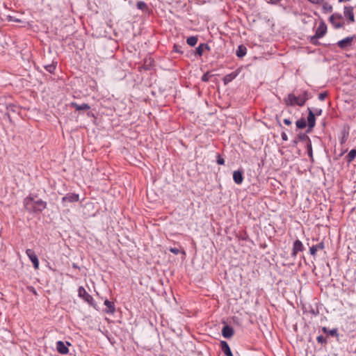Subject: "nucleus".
<instances>
[{"label":"nucleus","mask_w":356,"mask_h":356,"mask_svg":"<svg viewBox=\"0 0 356 356\" xmlns=\"http://www.w3.org/2000/svg\"><path fill=\"white\" fill-rule=\"evenodd\" d=\"M24 207L29 213H38L46 209L47 202L42 200H35L33 196H28L24 200Z\"/></svg>","instance_id":"f257e3e1"},{"label":"nucleus","mask_w":356,"mask_h":356,"mask_svg":"<svg viewBox=\"0 0 356 356\" xmlns=\"http://www.w3.org/2000/svg\"><path fill=\"white\" fill-rule=\"evenodd\" d=\"M78 296L80 298L87 302L89 305L95 307V300L83 286H79L78 289Z\"/></svg>","instance_id":"f03ea898"},{"label":"nucleus","mask_w":356,"mask_h":356,"mask_svg":"<svg viewBox=\"0 0 356 356\" xmlns=\"http://www.w3.org/2000/svg\"><path fill=\"white\" fill-rule=\"evenodd\" d=\"M327 33V26L323 22H321L314 36L311 37L310 41L313 44L316 43L318 38H323Z\"/></svg>","instance_id":"7ed1b4c3"},{"label":"nucleus","mask_w":356,"mask_h":356,"mask_svg":"<svg viewBox=\"0 0 356 356\" xmlns=\"http://www.w3.org/2000/svg\"><path fill=\"white\" fill-rule=\"evenodd\" d=\"M330 22L335 29H339L344 26L343 17L339 14H333L330 17Z\"/></svg>","instance_id":"20e7f679"},{"label":"nucleus","mask_w":356,"mask_h":356,"mask_svg":"<svg viewBox=\"0 0 356 356\" xmlns=\"http://www.w3.org/2000/svg\"><path fill=\"white\" fill-rule=\"evenodd\" d=\"M343 16L348 20V23H353L355 22L353 8L351 6H346L343 10Z\"/></svg>","instance_id":"39448f33"},{"label":"nucleus","mask_w":356,"mask_h":356,"mask_svg":"<svg viewBox=\"0 0 356 356\" xmlns=\"http://www.w3.org/2000/svg\"><path fill=\"white\" fill-rule=\"evenodd\" d=\"M355 36H350V37L345 38L339 40L337 42V44L341 49H346L352 45L353 41L355 39Z\"/></svg>","instance_id":"423d86ee"},{"label":"nucleus","mask_w":356,"mask_h":356,"mask_svg":"<svg viewBox=\"0 0 356 356\" xmlns=\"http://www.w3.org/2000/svg\"><path fill=\"white\" fill-rule=\"evenodd\" d=\"M307 99L306 93L303 95L296 97L293 95V97L291 95V105L296 104L298 106H302Z\"/></svg>","instance_id":"0eeeda50"},{"label":"nucleus","mask_w":356,"mask_h":356,"mask_svg":"<svg viewBox=\"0 0 356 356\" xmlns=\"http://www.w3.org/2000/svg\"><path fill=\"white\" fill-rule=\"evenodd\" d=\"M79 200V195L76 193H67L62 198V202H76Z\"/></svg>","instance_id":"6e6552de"},{"label":"nucleus","mask_w":356,"mask_h":356,"mask_svg":"<svg viewBox=\"0 0 356 356\" xmlns=\"http://www.w3.org/2000/svg\"><path fill=\"white\" fill-rule=\"evenodd\" d=\"M234 331L232 327L226 325L222 329V335L226 339H229L233 337Z\"/></svg>","instance_id":"1a4fd4ad"},{"label":"nucleus","mask_w":356,"mask_h":356,"mask_svg":"<svg viewBox=\"0 0 356 356\" xmlns=\"http://www.w3.org/2000/svg\"><path fill=\"white\" fill-rule=\"evenodd\" d=\"M104 305L106 307L104 312L106 314H113L115 312V307L114 302L106 299L104 300Z\"/></svg>","instance_id":"9d476101"},{"label":"nucleus","mask_w":356,"mask_h":356,"mask_svg":"<svg viewBox=\"0 0 356 356\" xmlns=\"http://www.w3.org/2000/svg\"><path fill=\"white\" fill-rule=\"evenodd\" d=\"M56 350L60 354L62 355H66L69 352L68 348L62 341H58L56 342Z\"/></svg>","instance_id":"9b49d317"},{"label":"nucleus","mask_w":356,"mask_h":356,"mask_svg":"<svg viewBox=\"0 0 356 356\" xmlns=\"http://www.w3.org/2000/svg\"><path fill=\"white\" fill-rule=\"evenodd\" d=\"M70 106L74 108L76 111H87L90 108V106L88 104L83 103L82 104H78L75 102H71Z\"/></svg>","instance_id":"f8f14e48"},{"label":"nucleus","mask_w":356,"mask_h":356,"mask_svg":"<svg viewBox=\"0 0 356 356\" xmlns=\"http://www.w3.org/2000/svg\"><path fill=\"white\" fill-rule=\"evenodd\" d=\"M220 347L222 351L225 353V356H233V353L227 342H226L225 341H221Z\"/></svg>","instance_id":"ddd939ff"},{"label":"nucleus","mask_w":356,"mask_h":356,"mask_svg":"<svg viewBox=\"0 0 356 356\" xmlns=\"http://www.w3.org/2000/svg\"><path fill=\"white\" fill-rule=\"evenodd\" d=\"M233 179L236 184H242L243 181V172L241 170H236L233 173Z\"/></svg>","instance_id":"4468645a"},{"label":"nucleus","mask_w":356,"mask_h":356,"mask_svg":"<svg viewBox=\"0 0 356 356\" xmlns=\"http://www.w3.org/2000/svg\"><path fill=\"white\" fill-rule=\"evenodd\" d=\"M303 250V245L301 241L299 240H296L293 243V254L296 255L298 252H302Z\"/></svg>","instance_id":"2eb2a0df"},{"label":"nucleus","mask_w":356,"mask_h":356,"mask_svg":"<svg viewBox=\"0 0 356 356\" xmlns=\"http://www.w3.org/2000/svg\"><path fill=\"white\" fill-rule=\"evenodd\" d=\"M204 49L210 51L211 48L207 43H201L195 49V54L201 56Z\"/></svg>","instance_id":"dca6fc26"},{"label":"nucleus","mask_w":356,"mask_h":356,"mask_svg":"<svg viewBox=\"0 0 356 356\" xmlns=\"http://www.w3.org/2000/svg\"><path fill=\"white\" fill-rule=\"evenodd\" d=\"M307 122L309 128H313L315 125V115L310 109L307 116Z\"/></svg>","instance_id":"f3484780"},{"label":"nucleus","mask_w":356,"mask_h":356,"mask_svg":"<svg viewBox=\"0 0 356 356\" xmlns=\"http://www.w3.org/2000/svg\"><path fill=\"white\" fill-rule=\"evenodd\" d=\"M324 248V245L323 243H320L316 245H313L309 249V252H310V254L312 255V256H315L316 255V253L318 250H323Z\"/></svg>","instance_id":"a211bd4d"},{"label":"nucleus","mask_w":356,"mask_h":356,"mask_svg":"<svg viewBox=\"0 0 356 356\" xmlns=\"http://www.w3.org/2000/svg\"><path fill=\"white\" fill-rule=\"evenodd\" d=\"M247 53V49L244 45H239L236 50V54L238 58H243Z\"/></svg>","instance_id":"6ab92c4d"},{"label":"nucleus","mask_w":356,"mask_h":356,"mask_svg":"<svg viewBox=\"0 0 356 356\" xmlns=\"http://www.w3.org/2000/svg\"><path fill=\"white\" fill-rule=\"evenodd\" d=\"M236 76L237 73L236 72H232L230 74L225 75L223 78V81L225 84H227L233 81L236 77Z\"/></svg>","instance_id":"aec40b11"},{"label":"nucleus","mask_w":356,"mask_h":356,"mask_svg":"<svg viewBox=\"0 0 356 356\" xmlns=\"http://www.w3.org/2000/svg\"><path fill=\"white\" fill-rule=\"evenodd\" d=\"M29 258L33 263V267L35 268V269H38L39 267V260H38V256L35 254V253L34 254L30 256V257H29Z\"/></svg>","instance_id":"412c9836"},{"label":"nucleus","mask_w":356,"mask_h":356,"mask_svg":"<svg viewBox=\"0 0 356 356\" xmlns=\"http://www.w3.org/2000/svg\"><path fill=\"white\" fill-rule=\"evenodd\" d=\"M187 44L191 47H194L197 42V38L196 36H191L186 39Z\"/></svg>","instance_id":"4be33fe9"},{"label":"nucleus","mask_w":356,"mask_h":356,"mask_svg":"<svg viewBox=\"0 0 356 356\" xmlns=\"http://www.w3.org/2000/svg\"><path fill=\"white\" fill-rule=\"evenodd\" d=\"M56 65L53 63L51 64L45 65L44 68L49 73H54L56 70Z\"/></svg>","instance_id":"5701e85b"},{"label":"nucleus","mask_w":356,"mask_h":356,"mask_svg":"<svg viewBox=\"0 0 356 356\" xmlns=\"http://www.w3.org/2000/svg\"><path fill=\"white\" fill-rule=\"evenodd\" d=\"M296 126L298 128L302 129L306 127V121L304 118H301L296 122Z\"/></svg>","instance_id":"b1692460"},{"label":"nucleus","mask_w":356,"mask_h":356,"mask_svg":"<svg viewBox=\"0 0 356 356\" xmlns=\"http://www.w3.org/2000/svg\"><path fill=\"white\" fill-rule=\"evenodd\" d=\"M136 6L140 10H145L147 8V4L144 1H138L136 3Z\"/></svg>","instance_id":"393cba45"},{"label":"nucleus","mask_w":356,"mask_h":356,"mask_svg":"<svg viewBox=\"0 0 356 356\" xmlns=\"http://www.w3.org/2000/svg\"><path fill=\"white\" fill-rule=\"evenodd\" d=\"M211 75L209 74V72H207L202 75L201 79L204 82H207L209 81V79L211 78Z\"/></svg>","instance_id":"a878e982"},{"label":"nucleus","mask_w":356,"mask_h":356,"mask_svg":"<svg viewBox=\"0 0 356 356\" xmlns=\"http://www.w3.org/2000/svg\"><path fill=\"white\" fill-rule=\"evenodd\" d=\"M216 162L218 165H224L225 159L220 154H218Z\"/></svg>","instance_id":"bb28decb"},{"label":"nucleus","mask_w":356,"mask_h":356,"mask_svg":"<svg viewBox=\"0 0 356 356\" xmlns=\"http://www.w3.org/2000/svg\"><path fill=\"white\" fill-rule=\"evenodd\" d=\"M181 47L179 45L176 44H174L173 50H174V51H175V52H177V53H180V54H181V53H182V51H181Z\"/></svg>","instance_id":"cd10ccee"},{"label":"nucleus","mask_w":356,"mask_h":356,"mask_svg":"<svg viewBox=\"0 0 356 356\" xmlns=\"http://www.w3.org/2000/svg\"><path fill=\"white\" fill-rule=\"evenodd\" d=\"M348 156H349L351 159H354V158L356 156V150H355V149H352V150L349 152V154H348Z\"/></svg>","instance_id":"c85d7f7f"},{"label":"nucleus","mask_w":356,"mask_h":356,"mask_svg":"<svg viewBox=\"0 0 356 356\" xmlns=\"http://www.w3.org/2000/svg\"><path fill=\"white\" fill-rule=\"evenodd\" d=\"M169 250L175 254H178L180 252L179 250L177 248H170Z\"/></svg>","instance_id":"c756f323"},{"label":"nucleus","mask_w":356,"mask_h":356,"mask_svg":"<svg viewBox=\"0 0 356 356\" xmlns=\"http://www.w3.org/2000/svg\"><path fill=\"white\" fill-rule=\"evenodd\" d=\"M26 254L27 255L28 257H30V256L33 255L35 254L34 251L31 249H27L26 250Z\"/></svg>","instance_id":"7c9ffc66"},{"label":"nucleus","mask_w":356,"mask_h":356,"mask_svg":"<svg viewBox=\"0 0 356 356\" xmlns=\"http://www.w3.org/2000/svg\"><path fill=\"white\" fill-rule=\"evenodd\" d=\"M308 1H310L311 3H315V4H320L323 1V0H308Z\"/></svg>","instance_id":"2f4dec72"},{"label":"nucleus","mask_w":356,"mask_h":356,"mask_svg":"<svg viewBox=\"0 0 356 356\" xmlns=\"http://www.w3.org/2000/svg\"><path fill=\"white\" fill-rule=\"evenodd\" d=\"M282 138L283 139V140H288V136L284 131L282 133Z\"/></svg>","instance_id":"473e14b6"},{"label":"nucleus","mask_w":356,"mask_h":356,"mask_svg":"<svg viewBox=\"0 0 356 356\" xmlns=\"http://www.w3.org/2000/svg\"><path fill=\"white\" fill-rule=\"evenodd\" d=\"M29 290L31 292H32L33 294L37 295V292H36V291H35V288H34V287H33V286H30V287H29Z\"/></svg>","instance_id":"72a5a7b5"},{"label":"nucleus","mask_w":356,"mask_h":356,"mask_svg":"<svg viewBox=\"0 0 356 356\" xmlns=\"http://www.w3.org/2000/svg\"><path fill=\"white\" fill-rule=\"evenodd\" d=\"M325 96H326V94L321 93V94L319 95V97H319V99H320L321 100H323V99H325Z\"/></svg>","instance_id":"f704fd0d"},{"label":"nucleus","mask_w":356,"mask_h":356,"mask_svg":"<svg viewBox=\"0 0 356 356\" xmlns=\"http://www.w3.org/2000/svg\"><path fill=\"white\" fill-rule=\"evenodd\" d=\"M337 330L336 329H333V330H330V334L335 335L337 334Z\"/></svg>","instance_id":"c9c22d12"},{"label":"nucleus","mask_w":356,"mask_h":356,"mask_svg":"<svg viewBox=\"0 0 356 356\" xmlns=\"http://www.w3.org/2000/svg\"><path fill=\"white\" fill-rule=\"evenodd\" d=\"M285 102L286 105L289 104V95H288V96L285 97Z\"/></svg>","instance_id":"e433bc0d"},{"label":"nucleus","mask_w":356,"mask_h":356,"mask_svg":"<svg viewBox=\"0 0 356 356\" xmlns=\"http://www.w3.org/2000/svg\"><path fill=\"white\" fill-rule=\"evenodd\" d=\"M284 122L285 124L289 126V118H286L284 120Z\"/></svg>","instance_id":"4c0bfd02"},{"label":"nucleus","mask_w":356,"mask_h":356,"mask_svg":"<svg viewBox=\"0 0 356 356\" xmlns=\"http://www.w3.org/2000/svg\"><path fill=\"white\" fill-rule=\"evenodd\" d=\"M272 3H275L280 1V0H270Z\"/></svg>","instance_id":"58836bf2"},{"label":"nucleus","mask_w":356,"mask_h":356,"mask_svg":"<svg viewBox=\"0 0 356 356\" xmlns=\"http://www.w3.org/2000/svg\"><path fill=\"white\" fill-rule=\"evenodd\" d=\"M74 268H77L76 265L75 264H73Z\"/></svg>","instance_id":"ea45409f"}]
</instances>
